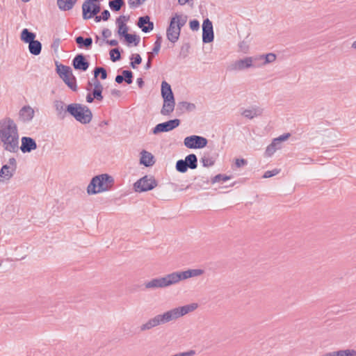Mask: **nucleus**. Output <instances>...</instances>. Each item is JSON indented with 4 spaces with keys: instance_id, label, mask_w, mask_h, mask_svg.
I'll use <instances>...</instances> for the list:
<instances>
[{
    "instance_id": "obj_1",
    "label": "nucleus",
    "mask_w": 356,
    "mask_h": 356,
    "mask_svg": "<svg viewBox=\"0 0 356 356\" xmlns=\"http://www.w3.org/2000/svg\"><path fill=\"white\" fill-rule=\"evenodd\" d=\"M0 141L4 149L10 152H17L19 149V134L14 120L6 118L0 121Z\"/></svg>"
},
{
    "instance_id": "obj_2",
    "label": "nucleus",
    "mask_w": 356,
    "mask_h": 356,
    "mask_svg": "<svg viewBox=\"0 0 356 356\" xmlns=\"http://www.w3.org/2000/svg\"><path fill=\"white\" fill-rule=\"evenodd\" d=\"M114 185L113 177L108 174H101L92 178L87 187L89 195H95L111 190Z\"/></svg>"
},
{
    "instance_id": "obj_3",
    "label": "nucleus",
    "mask_w": 356,
    "mask_h": 356,
    "mask_svg": "<svg viewBox=\"0 0 356 356\" xmlns=\"http://www.w3.org/2000/svg\"><path fill=\"white\" fill-rule=\"evenodd\" d=\"M56 72L64 83L73 91L77 89L76 79L69 66L56 63Z\"/></svg>"
},
{
    "instance_id": "obj_4",
    "label": "nucleus",
    "mask_w": 356,
    "mask_h": 356,
    "mask_svg": "<svg viewBox=\"0 0 356 356\" xmlns=\"http://www.w3.org/2000/svg\"><path fill=\"white\" fill-rule=\"evenodd\" d=\"M161 95L163 105L161 111H173L175 105L174 94L171 86L165 81L161 83Z\"/></svg>"
},
{
    "instance_id": "obj_5",
    "label": "nucleus",
    "mask_w": 356,
    "mask_h": 356,
    "mask_svg": "<svg viewBox=\"0 0 356 356\" xmlns=\"http://www.w3.org/2000/svg\"><path fill=\"white\" fill-rule=\"evenodd\" d=\"M158 181L154 177L145 175L134 184V189L136 192L142 193L151 191L156 187Z\"/></svg>"
},
{
    "instance_id": "obj_6",
    "label": "nucleus",
    "mask_w": 356,
    "mask_h": 356,
    "mask_svg": "<svg viewBox=\"0 0 356 356\" xmlns=\"http://www.w3.org/2000/svg\"><path fill=\"white\" fill-rule=\"evenodd\" d=\"M198 307L197 303H191L181 307H178L168 311L170 321L176 320L191 312H193Z\"/></svg>"
},
{
    "instance_id": "obj_7",
    "label": "nucleus",
    "mask_w": 356,
    "mask_h": 356,
    "mask_svg": "<svg viewBox=\"0 0 356 356\" xmlns=\"http://www.w3.org/2000/svg\"><path fill=\"white\" fill-rule=\"evenodd\" d=\"M202 269H188L185 271H177L170 273L173 284L191 277L201 275L204 273Z\"/></svg>"
},
{
    "instance_id": "obj_8",
    "label": "nucleus",
    "mask_w": 356,
    "mask_h": 356,
    "mask_svg": "<svg viewBox=\"0 0 356 356\" xmlns=\"http://www.w3.org/2000/svg\"><path fill=\"white\" fill-rule=\"evenodd\" d=\"M208 140L200 136L192 135L184 138V144L189 149H202L207 145Z\"/></svg>"
},
{
    "instance_id": "obj_9",
    "label": "nucleus",
    "mask_w": 356,
    "mask_h": 356,
    "mask_svg": "<svg viewBox=\"0 0 356 356\" xmlns=\"http://www.w3.org/2000/svg\"><path fill=\"white\" fill-rule=\"evenodd\" d=\"M171 321L168 316V312H165L163 314H158L154 318H150L147 323L143 324L140 327L141 331L150 330L159 325L165 324Z\"/></svg>"
},
{
    "instance_id": "obj_10",
    "label": "nucleus",
    "mask_w": 356,
    "mask_h": 356,
    "mask_svg": "<svg viewBox=\"0 0 356 356\" xmlns=\"http://www.w3.org/2000/svg\"><path fill=\"white\" fill-rule=\"evenodd\" d=\"M181 124L179 119L175 118L170 120L164 122L157 124L152 129V132L153 134H159L163 132L170 131L175 128L178 127Z\"/></svg>"
},
{
    "instance_id": "obj_11",
    "label": "nucleus",
    "mask_w": 356,
    "mask_h": 356,
    "mask_svg": "<svg viewBox=\"0 0 356 356\" xmlns=\"http://www.w3.org/2000/svg\"><path fill=\"white\" fill-rule=\"evenodd\" d=\"M172 284L173 283L170 273L164 277L154 278L145 283L146 289L165 288Z\"/></svg>"
},
{
    "instance_id": "obj_12",
    "label": "nucleus",
    "mask_w": 356,
    "mask_h": 356,
    "mask_svg": "<svg viewBox=\"0 0 356 356\" xmlns=\"http://www.w3.org/2000/svg\"><path fill=\"white\" fill-rule=\"evenodd\" d=\"M17 169V161L14 157L10 158L8 164L3 165L0 170V182L9 180Z\"/></svg>"
},
{
    "instance_id": "obj_13",
    "label": "nucleus",
    "mask_w": 356,
    "mask_h": 356,
    "mask_svg": "<svg viewBox=\"0 0 356 356\" xmlns=\"http://www.w3.org/2000/svg\"><path fill=\"white\" fill-rule=\"evenodd\" d=\"M257 59V57H245L243 59L237 60L229 66L228 70L231 71H242L252 67H255L253 62Z\"/></svg>"
},
{
    "instance_id": "obj_14",
    "label": "nucleus",
    "mask_w": 356,
    "mask_h": 356,
    "mask_svg": "<svg viewBox=\"0 0 356 356\" xmlns=\"http://www.w3.org/2000/svg\"><path fill=\"white\" fill-rule=\"evenodd\" d=\"M57 116L59 120H64L67 117L72 120L74 118L82 124H87L91 121L92 113H58Z\"/></svg>"
},
{
    "instance_id": "obj_15",
    "label": "nucleus",
    "mask_w": 356,
    "mask_h": 356,
    "mask_svg": "<svg viewBox=\"0 0 356 356\" xmlns=\"http://www.w3.org/2000/svg\"><path fill=\"white\" fill-rule=\"evenodd\" d=\"M213 24L209 19L207 18L202 23V42L203 43H210L213 41Z\"/></svg>"
},
{
    "instance_id": "obj_16",
    "label": "nucleus",
    "mask_w": 356,
    "mask_h": 356,
    "mask_svg": "<svg viewBox=\"0 0 356 356\" xmlns=\"http://www.w3.org/2000/svg\"><path fill=\"white\" fill-rule=\"evenodd\" d=\"M72 65L74 70L85 72L88 69L90 63L85 55L78 54L73 58Z\"/></svg>"
},
{
    "instance_id": "obj_17",
    "label": "nucleus",
    "mask_w": 356,
    "mask_h": 356,
    "mask_svg": "<svg viewBox=\"0 0 356 356\" xmlns=\"http://www.w3.org/2000/svg\"><path fill=\"white\" fill-rule=\"evenodd\" d=\"M38 147L35 140L29 136H23L21 139V146L19 147L23 153H29Z\"/></svg>"
},
{
    "instance_id": "obj_18",
    "label": "nucleus",
    "mask_w": 356,
    "mask_h": 356,
    "mask_svg": "<svg viewBox=\"0 0 356 356\" xmlns=\"http://www.w3.org/2000/svg\"><path fill=\"white\" fill-rule=\"evenodd\" d=\"M181 29L175 25V19H170V24L166 31L168 39L172 43L176 42L180 35Z\"/></svg>"
},
{
    "instance_id": "obj_19",
    "label": "nucleus",
    "mask_w": 356,
    "mask_h": 356,
    "mask_svg": "<svg viewBox=\"0 0 356 356\" xmlns=\"http://www.w3.org/2000/svg\"><path fill=\"white\" fill-rule=\"evenodd\" d=\"M137 25L144 33H149L154 29V23L150 21L148 15L140 17Z\"/></svg>"
},
{
    "instance_id": "obj_20",
    "label": "nucleus",
    "mask_w": 356,
    "mask_h": 356,
    "mask_svg": "<svg viewBox=\"0 0 356 356\" xmlns=\"http://www.w3.org/2000/svg\"><path fill=\"white\" fill-rule=\"evenodd\" d=\"M154 163L155 159L154 155L146 150H142L140 152V164L145 167H151Z\"/></svg>"
},
{
    "instance_id": "obj_21",
    "label": "nucleus",
    "mask_w": 356,
    "mask_h": 356,
    "mask_svg": "<svg viewBox=\"0 0 356 356\" xmlns=\"http://www.w3.org/2000/svg\"><path fill=\"white\" fill-rule=\"evenodd\" d=\"M75 42L80 49H90L92 45V39L91 37L85 38L79 35L75 38Z\"/></svg>"
},
{
    "instance_id": "obj_22",
    "label": "nucleus",
    "mask_w": 356,
    "mask_h": 356,
    "mask_svg": "<svg viewBox=\"0 0 356 356\" xmlns=\"http://www.w3.org/2000/svg\"><path fill=\"white\" fill-rule=\"evenodd\" d=\"M92 1L86 0L82 4V17L85 20L93 18L92 11Z\"/></svg>"
},
{
    "instance_id": "obj_23",
    "label": "nucleus",
    "mask_w": 356,
    "mask_h": 356,
    "mask_svg": "<svg viewBox=\"0 0 356 356\" xmlns=\"http://www.w3.org/2000/svg\"><path fill=\"white\" fill-rule=\"evenodd\" d=\"M94 88L92 90V94L93 98L98 101H102L103 99L102 91L103 86L98 79H95V81H93Z\"/></svg>"
},
{
    "instance_id": "obj_24",
    "label": "nucleus",
    "mask_w": 356,
    "mask_h": 356,
    "mask_svg": "<svg viewBox=\"0 0 356 356\" xmlns=\"http://www.w3.org/2000/svg\"><path fill=\"white\" fill-rule=\"evenodd\" d=\"M77 0H57V5L60 10L67 11L72 9Z\"/></svg>"
},
{
    "instance_id": "obj_25",
    "label": "nucleus",
    "mask_w": 356,
    "mask_h": 356,
    "mask_svg": "<svg viewBox=\"0 0 356 356\" xmlns=\"http://www.w3.org/2000/svg\"><path fill=\"white\" fill-rule=\"evenodd\" d=\"M36 35L35 33L30 31L28 29H24L20 35V39L25 43H29L35 40Z\"/></svg>"
},
{
    "instance_id": "obj_26",
    "label": "nucleus",
    "mask_w": 356,
    "mask_h": 356,
    "mask_svg": "<svg viewBox=\"0 0 356 356\" xmlns=\"http://www.w3.org/2000/svg\"><path fill=\"white\" fill-rule=\"evenodd\" d=\"M29 50L34 56H38L42 51V43L39 40H33L29 43Z\"/></svg>"
},
{
    "instance_id": "obj_27",
    "label": "nucleus",
    "mask_w": 356,
    "mask_h": 356,
    "mask_svg": "<svg viewBox=\"0 0 356 356\" xmlns=\"http://www.w3.org/2000/svg\"><path fill=\"white\" fill-rule=\"evenodd\" d=\"M186 161L188 168L191 170L196 169L197 167V157L195 154H190L185 157Z\"/></svg>"
},
{
    "instance_id": "obj_28",
    "label": "nucleus",
    "mask_w": 356,
    "mask_h": 356,
    "mask_svg": "<svg viewBox=\"0 0 356 356\" xmlns=\"http://www.w3.org/2000/svg\"><path fill=\"white\" fill-rule=\"evenodd\" d=\"M64 111H91L90 108L81 104H71L65 107Z\"/></svg>"
},
{
    "instance_id": "obj_29",
    "label": "nucleus",
    "mask_w": 356,
    "mask_h": 356,
    "mask_svg": "<svg viewBox=\"0 0 356 356\" xmlns=\"http://www.w3.org/2000/svg\"><path fill=\"white\" fill-rule=\"evenodd\" d=\"M125 5L124 0H110L108 6L113 12H118Z\"/></svg>"
},
{
    "instance_id": "obj_30",
    "label": "nucleus",
    "mask_w": 356,
    "mask_h": 356,
    "mask_svg": "<svg viewBox=\"0 0 356 356\" xmlns=\"http://www.w3.org/2000/svg\"><path fill=\"white\" fill-rule=\"evenodd\" d=\"M124 38L129 46L131 44H134V46H137L140 40V36L136 34L128 33Z\"/></svg>"
},
{
    "instance_id": "obj_31",
    "label": "nucleus",
    "mask_w": 356,
    "mask_h": 356,
    "mask_svg": "<svg viewBox=\"0 0 356 356\" xmlns=\"http://www.w3.org/2000/svg\"><path fill=\"white\" fill-rule=\"evenodd\" d=\"M118 26V34L121 38H124L128 34L129 26L127 24L121 22H116Z\"/></svg>"
},
{
    "instance_id": "obj_32",
    "label": "nucleus",
    "mask_w": 356,
    "mask_h": 356,
    "mask_svg": "<svg viewBox=\"0 0 356 356\" xmlns=\"http://www.w3.org/2000/svg\"><path fill=\"white\" fill-rule=\"evenodd\" d=\"M197 108L195 106V104H192V103H188L186 102H181L177 104V109L181 110V111H191L195 110Z\"/></svg>"
},
{
    "instance_id": "obj_33",
    "label": "nucleus",
    "mask_w": 356,
    "mask_h": 356,
    "mask_svg": "<svg viewBox=\"0 0 356 356\" xmlns=\"http://www.w3.org/2000/svg\"><path fill=\"white\" fill-rule=\"evenodd\" d=\"M186 16L182 17L181 15L176 13L171 19H175V25L178 27V29H181V28L185 25L186 22Z\"/></svg>"
},
{
    "instance_id": "obj_34",
    "label": "nucleus",
    "mask_w": 356,
    "mask_h": 356,
    "mask_svg": "<svg viewBox=\"0 0 356 356\" xmlns=\"http://www.w3.org/2000/svg\"><path fill=\"white\" fill-rule=\"evenodd\" d=\"M176 170L181 173H185L187 172L188 167L184 159H179L177 161L175 165Z\"/></svg>"
},
{
    "instance_id": "obj_35",
    "label": "nucleus",
    "mask_w": 356,
    "mask_h": 356,
    "mask_svg": "<svg viewBox=\"0 0 356 356\" xmlns=\"http://www.w3.org/2000/svg\"><path fill=\"white\" fill-rule=\"evenodd\" d=\"M19 120L26 124L33 120L35 113H19Z\"/></svg>"
},
{
    "instance_id": "obj_36",
    "label": "nucleus",
    "mask_w": 356,
    "mask_h": 356,
    "mask_svg": "<svg viewBox=\"0 0 356 356\" xmlns=\"http://www.w3.org/2000/svg\"><path fill=\"white\" fill-rule=\"evenodd\" d=\"M258 59L264 60L263 65L273 63L276 60V55L273 53L261 55Z\"/></svg>"
},
{
    "instance_id": "obj_37",
    "label": "nucleus",
    "mask_w": 356,
    "mask_h": 356,
    "mask_svg": "<svg viewBox=\"0 0 356 356\" xmlns=\"http://www.w3.org/2000/svg\"><path fill=\"white\" fill-rule=\"evenodd\" d=\"M130 60H131L130 62V66L134 69L136 68L137 65L142 63V58L138 54H132L130 57Z\"/></svg>"
},
{
    "instance_id": "obj_38",
    "label": "nucleus",
    "mask_w": 356,
    "mask_h": 356,
    "mask_svg": "<svg viewBox=\"0 0 356 356\" xmlns=\"http://www.w3.org/2000/svg\"><path fill=\"white\" fill-rule=\"evenodd\" d=\"M110 57L113 62L118 61L121 59L120 51L118 47L110 50Z\"/></svg>"
},
{
    "instance_id": "obj_39",
    "label": "nucleus",
    "mask_w": 356,
    "mask_h": 356,
    "mask_svg": "<svg viewBox=\"0 0 356 356\" xmlns=\"http://www.w3.org/2000/svg\"><path fill=\"white\" fill-rule=\"evenodd\" d=\"M280 147H275V143L272 141V143L268 145L266 149V151H265V156L266 157H269V156H271L275 152L277 149H280Z\"/></svg>"
},
{
    "instance_id": "obj_40",
    "label": "nucleus",
    "mask_w": 356,
    "mask_h": 356,
    "mask_svg": "<svg viewBox=\"0 0 356 356\" xmlns=\"http://www.w3.org/2000/svg\"><path fill=\"white\" fill-rule=\"evenodd\" d=\"M122 76L124 77V81L127 84H131L133 82V72L129 70H124L122 72Z\"/></svg>"
},
{
    "instance_id": "obj_41",
    "label": "nucleus",
    "mask_w": 356,
    "mask_h": 356,
    "mask_svg": "<svg viewBox=\"0 0 356 356\" xmlns=\"http://www.w3.org/2000/svg\"><path fill=\"white\" fill-rule=\"evenodd\" d=\"M231 179V176H228L224 174H218L211 179V183L215 184L220 181H226Z\"/></svg>"
},
{
    "instance_id": "obj_42",
    "label": "nucleus",
    "mask_w": 356,
    "mask_h": 356,
    "mask_svg": "<svg viewBox=\"0 0 356 356\" xmlns=\"http://www.w3.org/2000/svg\"><path fill=\"white\" fill-rule=\"evenodd\" d=\"M337 356H356V350L346 349L336 351Z\"/></svg>"
},
{
    "instance_id": "obj_43",
    "label": "nucleus",
    "mask_w": 356,
    "mask_h": 356,
    "mask_svg": "<svg viewBox=\"0 0 356 356\" xmlns=\"http://www.w3.org/2000/svg\"><path fill=\"white\" fill-rule=\"evenodd\" d=\"M200 162L202 163L204 167L207 168L214 165L215 159L213 158H208L204 156L201 158Z\"/></svg>"
},
{
    "instance_id": "obj_44",
    "label": "nucleus",
    "mask_w": 356,
    "mask_h": 356,
    "mask_svg": "<svg viewBox=\"0 0 356 356\" xmlns=\"http://www.w3.org/2000/svg\"><path fill=\"white\" fill-rule=\"evenodd\" d=\"M280 172V169H277V168H275L272 170H267L264 172L262 177L264 179L270 178V177L277 175V174H279Z\"/></svg>"
},
{
    "instance_id": "obj_45",
    "label": "nucleus",
    "mask_w": 356,
    "mask_h": 356,
    "mask_svg": "<svg viewBox=\"0 0 356 356\" xmlns=\"http://www.w3.org/2000/svg\"><path fill=\"white\" fill-rule=\"evenodd\" d=\"M92 17H94L96 15L101 11V5L99 1H92Z\"/></svg>"
},
{
    "instance_id": "obj_46",
    "label": "nucleus",
    "mask_w": 356,
    "mask_h": 356,
    "mask_svg": "<svg viewBox=\"0 0 356 356\" xmlns=\"http://www.w3.org/2000/svg\"><path fill=\"white\" fill-rule=\"evenodd\" d=\"M54 107L56 111H64L66 106L63 102L56 100L54 102Z\"/></svg>"
},
{
    "instance_id": "obj_47",
    "label": "nucleus",
    "mask_w": 356,
    "mask_h": 356,
    "mask_svg": "<svg viewBox=\"0 0 356 356\" xmlns=\"http://www.w3.org/2000/svg\"><path fill=\"white\" fill-rule=\"evenodd\" d=\"M290 136L291 134L289 133H286L280 136L277 138H274L273 141L275 142V143H280L286 140Z\"/></svg>"
},
{
    "instance_id": "obj_48",
    "label": "nucleus",
    "mask_w": 356,
    "mask_h": 356,
    "mask_svg": "<svg viewBox=\"0 0 356 356\" xmlns=\"http://www.w3.org/2000/svg\"><path fill=\"white\" fill-rule=\"evenodd\" d=\"M189 26L192 31H196L200 29V22L197 19L191 20L189 22Z\"/></svg>"
},
{
    "instance_id": "obj_49",
    "label": "nucleus",
    "mask_w": 356,
    "mask_h": 356,
    "mask_svg": "<svg viewBox=\"0 0 356 356\" xmlns=\"http://www.w3.org/2000/svg\"><path fill=\"white\" fill-rule=\"evenodd\" d=\"M248 164V161L246 159L241 158V159H236L235 160V165L236 168H241L244 165H246Z\"/></svg>"
},
{
    "instance_id": "obj_50",
    "label": "nucleus",
    "mask_w": 356,
    "mask_h": 356,
    "mask_svg": "<svg viewBox=\"0 0 356 356\" xmlns=\"http://www.w3.org/2000/svg\"><path fill=\"white\" fill-rule=\"evenodd\" d=\"M145 0H129L128 3L131 8H136L142 4Z\"/></svg>"
},
{
    "instance_id": "obj_51",
    "label": "nucleus",
    "mask_w": 356,
    "mask_h": 356,
    "mask_svg": "<svg viewBox=\"0 0 356 356\" xmlns=\"http://www.w3.org/2000/svg\"><path fill=\"white\" fill-rule=\"evenodd\" d=\"M239 49L241 51L247 53L249 49V46L246 42L242 41L239 43Z\"/></svg>"
},
{
    "instance_id": "obj_52",
    "label": "nucleus",
    "mask_w": 356,
    "mask_h": 356,
    "mask_svg": "<svg viewBox=\"0 0 356 356\" xmlns=\"http://www.w3.org/2000/svg\"><path fill=\"white\" fill-rule=\"evenodd\" d=\"M147 56H148L147 62L146 65H145V70H149L152 67V59L154 57V56H152L149 53H147Z\"/></svg>"
},
{
    "instance_id": "obj_53",
    "label": "nucleus",
    "mask_w": 356,
    "mask_h": 356,
    "mask_svg": "<svg viewBox=\"0 0 356 356\" xmlns=\"http://www.w3.org/2000/svg\"><path fill=\"white\" fill-rule=\"evenodd\" d=\"M260 114V113H241L242 115H244L245 118L252 120L254 117H257Z\"/></svg>"
},
{
    "instance_id": "obj_54",
    "label": "nucleus",
    "mask_w": 356,
    "mask_h": 356,
    "mask_svg": "<svg viewBox=\"0 0 356 356\" xmlns=\"http://www.w3.org/2000/svg\"><path fill=\"white\" fill-rule=\"evenodd\" d=\"M130 19V16L129 15H120L119 16L117 19H116V22H123V23H127V22H128Z\"/></svg>"
},
{
    "instance_id": "obj_55",
    "label": "nucleus",
    "mask_w": 356,
    "mask_h": 356,
    "mask_svg": "<svg viewBox=\"0 0 356 356\" xmlns=\"http://www.w3.org/2000/svg\"><path fill=\"white\" fill-rule=\"evenodd\" d=\"M110 17H111V14H110V12L108 10H104L102 12L101 18L103 19V21L108 20Z\"/></svg>"
},
{
    "instance_id": "obj_56",
    "label": "nucleus",
    "mask_w": 356,
    "mask_h": 356,
    "mask_svg": "<svg viewBox=\"0 0 356 356\" xmlns=\"http://www.w3.org/2000/svg\"><path fill=\"white\" fill-rule=\"evenodd\" d=\"M60 43V40L59 38H56L54 40L53 43L51 44V48L54 49V51H57L59 45Z\"/></svg>"
},
{
    "instance_id": "obj_57",
    "label": "nucleus",
    "mask_w": 356,
    "mask_h": 356,
    "mask_svg": "<svg viewBox=\"0 0 356 356\" xmlns=\"http://www.w3.org/2000/svg\"><path fill=\"white\" fill-rule=\"evenodd\" d=\"M161 46H159L158 43L154 44V47L152 49V51L151 52H149L152 56L157 55L160 51Z\"/></svg>"
},
{
    "instance_id": "obj_58",
    "label": "nucleus",
    "mask_w": 356,
    "mask_h": 356,
    "mask_svg": "<svg viewBox=\"0 0 356 356\" xmlns=\"http://www.w3.org/2000/svg\"><path fill=\"white\" fill-rule=\"evenodd\" d=\"M195 354V350H189V351H187V352H183V353H177V354H175V356H193Z\"/></svg>"
},
{
    "instance_id": "obj_59",
    "label": "nucleus",
    "mask_w": 356,
    "mask_h": 356,
    "mask_svg": "<svg viewBox=\"0 0 356 356\" xmlns=\"http://www.w3.org/2000/svg\"><path fill=\"white\" fill-rule=\"evenodd\" d=\"M102 67H96L94 69V77L92 79V81H95V79H97L98 75L100 74V73L102 72Z\"/></svg>"
},
{
    "instance_id": "obj_60",
    "label": "nucleus",
    "mask_w": 356,
    "mask_h": 356,
    "mask_svg": "<svg viewBox=\"0 0 356 356\" xmlns=\"http://www.w3.org/2000/svg\"><path fill=\"white\" fill-rule=\"evenodd\" d=\"M102 33L104 38H108L111 35V31L108 29H104Z\"/></svg>"
},
{
    "instance_id": "obj_61",
    "label": "nucleus",
    "mask_w": 356,
    "mask_h": 356,
    "mask_svg": "<svg viewBox=\"0 0 356 356\" xmlns=\"http://www.w3.org/2000/svg\"><path fill=\"white\" fill-rule=\"evenodd\" d=\"M124 79L123 76L118 74V75H117V76H115V82H116V83H118V84H120V83H122L123 81H124Z\"/></svg>"
},
{
    "instance_id": "obj_62",
    "label": "nucleus",
    "mask_w": 356,
    "mask_h": 356,
    "mask_svg": "<svg viewBox=\"0 0 356 356\" xmlns=\"http://www.w3.org/2000/svg\"><path fill=\"white\" fill-rule=\"evenodd\" d=\"M100 78L102 80H104L107 78V72L104 67H102V72L100 73Z\"/></svg>"
},
{
    "instance_id": "obj_63",
    "label": "nucleus",
    "mask_w": 356,
    "mask_h": 356,
    "mask_svg": "<svg viewBox=\"0 0 356 356\" xmlns=\"http://www.w3.org/2000/svg\"><path fill=\"white\" fill-rule=\"evenodd\" d=\"M106 43L109 44L110 46H117L118 44V42L116 40H107Z\"/></svg>"
},
{
    "instance_id": "obj_64",
    "label": "nucleus",
    "mask_w": 356,
    "mask_h": 356,
    "mask_svg": "<svg viewBox=\"0 0 356 356\" xmlns=\"http://www.w3.org/2000/svg\"><path fill=\"white\" fill-rule=\"evenodd\" d=\"M121 91L117 89H113L111 90V95L115 97L121 96Z\"/></svg>"
}]
</instances>
